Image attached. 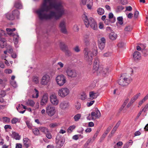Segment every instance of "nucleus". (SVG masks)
Wrapping results in <instances>:
<instances>
[{
    "label": "nucleus",
    "mask_w": 148,
    "mask_h": 148,
    "mask_svg": "<svg viewBox=\"0 0 148 148\" xmlns=\"http://www.w3.org/2000/svg\"><path fill=\"white\" fill-rule=\"evenodd\" d=\"M39 92L38 90L36 89H34V94L32 95L33 98H37L38 97Z\"/></svg>",
    "instance_id": "33"
},
{
    "label": "nucleus",
    "mask_w": 148,
    "mask_h": 148,
    "mask_svg": "<svg viewBox=\"0 0 148 148\" xmlns=\"http://www.w3.org/2000/svg\"><path fill=\"white\" fill-rule=\"evenodd\" d=\"M61 48L62 50L64 52L66 51V50H67L68 49V47L65 44H63L61 46Z\"/></svg>",
    "instance_id": "41"
},
{
    "label": "nucleus",
    "mask_w": 148,
    "mask_h": 148,
    "mask_svg": "<svg viewBox=\"0 0 148 148\" xmlns=\"http://www.w3.org/2000/svg\"><path fill=\"white\" fill-rule=\"evenodd\" d=\"M132 81V79L128 75L125 76V75H122L120 77L118 83L122 86H127Z\"/></svg>",
    "instance_id": "4"
},
{
    "label": "nucleus",
    "mask_w": 148,
    "mask_h": 148,
    "mask_svg": "<svg viewBox=\"0 0 148 148\" xmlns=\"http://www.w3.org/2000/svg\"><path fill=\"white\" fill-rule=\"evenodd\" d=\"M0 47L3 48L6 45V40L4 38L1 40H0Z\"/></svg>",
    "instance_id": "25"
},
{
    "label": "nucleus",
    "mask_w": 148,
    "mask_h": 148,
    "mask_svg": "<svg viewBox=\"0 0 148 148\" xmlns=\"http://www.w3.org/2000/svg\"><path fill=\"white\" fill-rule=\"evenodd\" d=\"M38 128L41 132L44 133L45 134L48 132L49 131L48 129L45 127H40Z\"/></svg>",
    "instance_id": "27"
},
{
    "label": "nucleus",
    "mask_w": 148,
    "mask_h": 148,
    "mask_svg": "<svg viewBox=\"0 0 148 148\" xmlns=\"http://www.w3.org/2000/svg\"><path fill=\"white\" fill-rule=\"evenodd\" d=\"M84 41L86 46H88L90 44V41L89 39H84Z\"/></svg>",
    "instance_id": "49"
},
{
    "label": "nucleus",
    "mask_w": 148,
    "mask_h": 148,
    "mask_svg": "<svg viewBox=\"0 0 148 148\" xmlns=\"http://www.w3.org/2000/svg\"><path fill=\"white\" fill-rule=\"evenodd\" d=\"M133 58L135 60L140 59L141 57L140 54L138 51H135L134 53Z\"/></svg>",
    "instance_id": "22"
},
{
    "label": "nucleus",
    "mask_w": 148,
    "mask_h": 148,
    "mask_svg": "<svg viewBox=\"0 0 148 148\" xmlns=\"http://www.w3.org/2000/svg\"><path fill=\"white\" fill-rule=\"evenodd\" d=\"M93 69L95 71H97L98 73H99L101 70L103 69V66L99 64L94 65H93Z\"/></svg>",
    "instance_id": "18"
},
{
    "label": "nucleus",
    "mask_w": 148,
    "mask_h": 148,
    "mask_svg": "<svg viewBox=\"0 0 148 148\" xmlns=\"http://www.w3.org/2000/svg\"><path fill=\"white\" fill-rule=\"evenodd\" d=\"M120 2L123 5H125L128 3L127 0H121Z\"/></svg>",
    "instance_id": "64"
},
{
    "label": "nucleus",
    "mask_w": 148,
    "mask_h": 148,
    "mask_svg": "<svg viewBox=\"0 0 148 148\" xmlns=\"http://www.w3.org/2000/svg\"><path fill=\"white\" fill-rule=\"evenodd\" d=\"M33 133L36 136H38L40 134V133L39 129L35 127L32 129Z\"/></svg>",
    "instance_id": "28"
},
{
    "label": "nucleus",
    "mask_w": 148,
    "mask_h": 148,
    "mask_svg": "<svg viewBox=\"0 0 148 148\" xmlns=\"http://www.w3.org/2000/svg\"><path fill=\"white\" fill-rule=\"evenodd\" d=\"M90 36L89 32L85 34L84 36V39H89Z\"/></svg>",
    "instance_id": "44"
},
{
    "label": "nucleus",
    "mask_w": 148,
    "mask_h": 148,
    "mask_svg": "<svg viewBox=\"0 0 148 148\" xmlns=\"http://www.w3.org/2000/svg\"><path fill=\"white\" fill-rule=\"evenodd\" d=\"M56 112L55 107L51 105H48L46 108V112L50 116H53Z\"/></svg>",
    "instance_id": "12"
},
{
    "label": "nucleus",
    "mask_w": 148,
    "mask_h": 148,
    "mask_svg": "<svg viewBox=\"0 0 148 148\" xmlns=\"http://www.w3.org/2000/svg\"><path fill=\"white\" fill-rule=\"evenodd\" d=\"M104 27V25L101 22H100L99 23V28L100 29H102Z\"/></svg>",
    "instance_id": "62"
},
{
    "label": "nucleus",
    "mask_w": 148,
    "mask_h": 148,
    "mask_svg": "<svg viewBox=\"0 0 148 148\" xmlns=\"http://www.w3.org/2000/svg\"><path fill=\"white\" fill-rule=\"evenodd\" d=\"M50 101L51 103L54 106H57L59 103V100L57 98L56 95L52 93L50 96Z\"/></svg>",
    "instance_id": "14"
},
{
    "label": "nucleus",
    "mask_w": 148,
    "mask_h": 148,
    "mask_svg": "<svg viewBox=\"0 0 148 148\" xmlns=\"http://www.w3.org/2000/svg\"><path fill=\"white\" fill-rule=\"evenodd\" d=\"M111 53L109 52H107L103 54V56L105 57H108L111 56Z\"/></svg>",
    "instance_id": "53"
},
{
    "label": "nucleus",
    "mask_w": 148,
    "mask_h": 148,
    "mask_svg": "<svg viewBox=\"0 0 148 148\" xmlns=\"http://www.w3.org/2000/svg\"><path fill=\"white\" fill-rule=\"evenodd\" d=\"M75 128V126L74 125L71 126L68 129V131L69 132H71Z\"/></svg>",
    "instance_id": "45"
},
{
    "label": "nucleus",
    "mask_w": 148,
    "mask_h": 148,
    "mask_svg": "<svg viewBox=\"0 0 148 148\" xmlns=\"http://www.w3.org/2000/svg\"><path fill=\"white\" fill-rule=\"evenodd\" d=\"M41 20L59 19L65 14V10L61 0H42L40 7L36 11Z\"/></svg>",
    "instance_id": "1"
},
{
    "label": "nucleus",
    "mask_w": 148,
    "mask_h": 148,
    "mask_svg": "<svg viewBox=\"0 0 148 148\" xmlns=\"http://www.w3.org/2000/svg\"><path fill=\"white\" fill-rule=\"evenodd\" d=\"M14 6L16 8L18 9H21L22 8L21 3L19 0L15 2Z\"/></svg>",
    "instance_id": "21"
},
{
    "label": "nucleus",
    "mask_w": 148,
    "mask_h": 148,
    "mask_svg": "<svg viewBox=\"0 0 148 148\" xmlns=\"http://www.w3.org/2000/svg\"><path fill=\"white\" fill-rule=\"evenodd\" d=\"M3 121L5 123H9L10 121V119L8 117H4L2 118Z\"/></svg>",
    "instance_id": "36"
},
{
    "label": "nucleus",
    "mask_w": 148,
    "mask_h": 148,
    "mask_svg": "<svg viewBox=\"0 0 148 148\" xmlns=\"http://www.w3.org/2000/svg\"><path fill=\"white\" fill-rule=\"evenodd\" d=\"M105 23L106 25H109L110 23V21L108 19H106L105 20Z\"/></svg>",
    "instance_id": "59"
},
{
    "label": "nucleus",
    "mask_w": 148,
    "mask_h": 148,
    "mask_svg": "<svg viewBox=\"0 0 148 148\" xmlns=\"http://www.w3.org/2000/svg\"><path fill=\"white\" fill-rule=\"evenodd\" d=\"M56 148H61L63 145L64 141L60 134H58L56 136Z\"/></svg>",
    "instance_id": "11"
},
{
    "label": "nucleus",
    "mask_w": 148,
    "mask_h": 148,
    "mask_svg": "<svg viewBox=\"0 0 148 148\" xmlns=\"http://www.w3.org/2000/svg\"><path fill=\"white\" fill-rule=\"evenodd\" d=\"M73 50L76 52L78 53L80 51V49L78 46H75L73 48Z\"/></svg>",
    "instance_id": "46"
},
{
    "label": "nucleus",
    "mask_w": 148,
    "mask_h": 148,
    "mask_svg": "<svg viewBox=\"0 0 148 148\" xmlns=\"http://www.w3.org/2000/svg\"><path fill=\"white\" fill-rule=\"evenodd\" d=\"M70 91L66 87L61 88L59 89L58 92V95L61 98H64L69 95Z\"/></svg>",
    "instance_id": "7"
},
{
    "label": "nucleus",
    "mask_w": 148,
    "mask_h": 148,
    "mask_svg": "<svg viewBox=\"0 0 148 148\" xmlns=\"http://www.w3.org/2000/svg\"><path fill=\"white\" fill-rule=\"evenodd\" d=\"M134 103V102L132 101L131 100L128 103L126 106L127 108H129Z\"/></svg>",
    "instance_id": "56"
},
{
    "label": "nucleus",
    "mask_w": 148,
    "mask_h": 148,
    "mask_svg": "<svg viewBox=\"0 0 148 148\" xmlns=\"http://www.w3.org/2000/svg\"><path fill=\"white\" fill-rule=\"evenodd\" d=\"M99 59L97 58H95L94 61V62L93 65L99 64Z\"/></svg>",
    "instance_id": "43"
},
{
    "label": "nucleus",
    "mask_w": 148,
    "mask_h": 148,
    "mask_svg": "<svg viewBox=\"0 0 148 148\" xmlns=\"http://www.w3.org/2000/svg\"><path fill=\"white\" fill-rule=\"evenodd\" d=\"M69 106V102L66 101H63L59 104V108L62 110H65L68 109Z\"/></svg>",
    "instance_id": "15"
},
{
    "label": "nucleus",
    "mask_w": 148,
    "mask_h": 148,
    "mask_svg": "<svg viewBox=\"0 0 148 148\" xmlns=\"http://www.w3.org/2000/svg\"><path fill=\"white\" fill-rule=\"evenodd\" d=\"M30 140L27 138H25L23 139V143L26 148H28L29 146Z\"/></svg>",
    "instance_id": "20"
},
{
    "label": "nucleus",
    "mask_w": 148,
    "mask_h": 148,
    "mask_svg": "<svg viewBox=\"0 0 148 148\" xmlns=\"http://www.w3.org/2000/svg\"><path fill=\"white\" fill-rule=\"evenodd\" d=\"M66 21L63 19L61 21L59 24V27L61 32L64 34H66L67 31L66 29Z\"/></svg>",
    "instance_id": "13"
},
{
    "label": "nucleus",
    "mask_w": 148,
    "mask_h": 148,
    "mask_svg": "<svg viewBox=\"0 0 148 148\" xmlns=\"http://www.w3.org/2000/svg\"><path fill=\"white\" fill-rule=\"evenodd\" d=\"M139 12L137 10H136L135 12L134 15V17L135 18H138V16L139 14Z\"/></svg>",
    "instance_id": "61"
},
{
    "label": "nucleus",
    "mask_w": 148,
    "mask_h": 148,
    "mask_svg": "<svg viewBox=\"0 0 148 148\" xmlns=\"http://www.w3.org/2000/svg\"><path fill=\"white\" fill-rule=\"evenodd\" d=\"M66 51H64L65 54L66 55L69 56H71L72 53L69 49L67 50H66Z\"/></svg>",
    "instance_id": "39"
},
{
    "label": "nucleus",
    "mask_w": 148,
    "mask_h": 148,
    "mask_svg": "<svg viewBox=\"0 0 148 148\" xmlns=\"http://www.w3.org/2000/svg\"><path fill=\"white\" fill-rule=\"evenodd\" d=\"M106 40L104 38L102 37L100 41H99L98 45L99 48L102 50L104 48L105 46Z\"/></svg>",
    "instance_id": "16"
},
{
    "label": "nucleus",
    "mask_w": 148,
    "mask_h": 148,
    "mask_svg": "<svg viewBox=\"0 0 148 148\" xmlns=\"http://www.w3.org/2000/svg\"><path fill=\"white\" fill-rule=\"evenodd\" d=\"M57 64L60 67V68H58V70H60V68H63L64 65V64L61 62H59Z\"/></svg>",
    "instance_id": "47"
},
{
    "label": "nucleus",
    "mask_w": 148,
    "mask_h": 148,
    "mask_svg": "<svg viewBox=\"0 0 148 148\" xmlns=\"http://www.w3.org/2000/svg\"><path fill=\"white\" fill-rule=\"evenodd\" d=\"M18 121V119L17 118H13L12 121L11 122L12 124H15Z\"/></svg>",
    "instance_id": "51"
},
{
    "label": "nucleus",
    "mask_w": 148,
    "mask_h": 148,
    "mask_svg": "<svg viewBox=\"0 0 148 148\" xmlns=\"http://www.w3.org/2000/svg\"><path fill=\"white\" fill-rule=\"evenodd\" d=\"M12 137L16 140H19L20 138V136L18 134L15 132H12Z\"/></svg>",
    "instance_id": "29"
},
{
    "label": "nucleus",
    "mask_w": 148,
    "mask_h": 148,
    "mask_svg": "<svg viewBox=\"0 0 148 148\" xmlns=\"http://www.w3.org/2000/svg\"><path fill=\"white\" fill-rule=\"evenodd\" d=\"M4 72L7 74H10L12 73V71L10 69H6L5 70Z\"/></svg>",
    "instance_id": "63"
},
{
    "label": "nucleus",
    "mask_w": 148,
    "mask_h": 148,
    "mask_svg": "<svg viewBox=\"0 0 148 148\" xmlns=\"http://www.w3.org/2000/svg\"><path fill=\"white\" fill-rule=\"evenodd\" d=\"M58 125V124L57 123H54L50 124L49 125V127L51 128H53L57 126Z\"/></svg>",
    "instance_id": "48"
},
{
    "label": "nucleus",
    "mask_w": 148,
    "mask_h": 148,
    "mask_svg": "<svg viewBox=\"0 0 148 148\" xmlns=\"http://www.w3.org/2000/svg\"><path fill=\"white\" fill-rule=\"evenodd\" d=\"M28 105L31 106H33L34 104V102L32 100H29L27 102Z\"/></svg>",
    "instance_id": "38"
},
{
    "label": "nucleus",
    "mask_w": 148,
    "mask_h": 148,
    "mask_svg": "<svg viewBox=\"0 0 148 148\" xmlns=\"http://www.w3.org/2000/svg\"><path fill=\"white\" fill-rule=\"evenodd\" d=\"M142 111L145 112L148 110V103H147L142 110Z\"/></svg>",
    "instance_id": "57"
},
{
    "label": "nucleus",
    "mask_w": 148,
    "mask_h": 148,
    "mask_svg": "<svg viewBox=\"0 0 148 148\" xmlns=\"http://www.w3.org/2000/svg\"><path fill=\"white\" fill-rule=\"evenodd\" d=\"M132 29V27L131 25H127L124 29V30L126 32H130Z\"/></svg>",
    "instance_id": "32"
},
{
    "label": "nucleus",
    "mask_w": 148,
    "mask_h": 148,
    "mask_svg": "<svg viewBox=\"0 0 148 148\" xmlns=\"http://www.w3.org/2000/svg\"><path fill=\"white\" fill-rule=\"evenodd\" d=\"M73 29L75 32H78L79 29L78 26L76 25H75L73 27Z\"/></svg>",
    "instance_id": "58"
},
{
    "label": "nucleus",
    "mask_w": 148,
    "mask_h": 148,
    "mask_svg": "<svg viewBox=\"0 0 148 148\" xmlns=\"http://www.w3.org/2000/svg\"><path fill=\"white\" fill-rule=\"evenodd\" d=\"M94 102L95 101L94 100L91 101L89 102H88L87 105L88 106H90L94 103Z\"/></svg>",
    "instance_id": "60"
},
{
    "label": "nucleus",
    "mask_w": 148,
    "mask_h": 148,
    "mask_svg": "<svg viewBox=\"0 0 148 148\" xmlns=\"http://www.w3.org/2000/svg\"><path fill=\"white\" fill-rule=\"evenodd\" d=\"M109 37L110 40H114L117 38V34L114 32H112L109 34Z\"/></svg>",
    "instance_id": "23"
},
{
    "label": "nucleus",
    "mask_w": 148,
    "mask_h": 148,
    "mask_svg": "<svg viewBox=\"0 0 148 148\" xmlns=\"http://www.w3.org/2000/svg\"><path fill=\"white\" fill-rule=\"evenodd\" d=\"M6 30L9 35L13 37L14 43L15 45H16L18 43L19 37L17 34H15L13 32L16 30L15 28H6Z\"/></svg>",
    "instance_id": "6"
},
{
    "label": "nucleus",
    "mask_w": 148,
    "mask_h": 148,
    "mask_svg": "<svg viewBox=\"0 0 148 148\" xmlns=\"http://www.w3.org/2000/svg\"><path fill=\"white\" fill-rule=\"evenodd\" d=\"M97 93L93 91H91L89 92V99L90 100H92L95 98H96L97 96L96 95Z\"/></svg>",
    "instance_id": "24"
},
{
    "label": "nucleus",
    "mask_w": 148,
    "mask_h": 148,
    "mask_svg": "<svg viewBox=\"0 0 148 148\" xmlns=\"http://www.w3.org/2000/svg\"><path fill=\"white\" fill-rule=\"evenodd\" d=\"M91 116L92 119H93L94 117L95 118H99L101 116V113L98 109H96L95 112H92Z\"/></svg>",
    "instance_id": "17"
},
{
    "label": "nucleus",
    "mask_w": 148,
    "mask_h": 148,
    "mask_svg": "<svg viewBox=\"0 0 148 148\" xmlns=\"http://www.w3.org/2000/svg\"><path fill=\"white\" fill-rule=\"evenodd\" d=\"M51 81V78L49 75L45 74L42 77L40 80V84L42 85L46 86L49 84Z\"/></svg>",
    "instance_id": "9"
},
{
    "label": "nucleus",
    "mask_w": 148,
    "mask_h": 148,
    "mask_svg": "<svg viewBox=\"0 0 148 148\" xmlns=\"http://www.w3.org/2000/svg\"><path fill=\"white\" fill-rule=\"evenodd\" d=\"M81 117V114H78L74 116V119L75 121H77Z\"/></svg>",
    "instance_id": "37"
},
{
    "label": "nucleus",
    "mask_w": 148,
    "mask_h": 148,
    "mask_svg": "<svg viewBox=\"0 0 148 148\" xmlns=\"http://www.w3.org/2000/svg\"><path fill=\"white\" fill-rule=\"evenodd\" d=\"M129 98H127L124 100L123 104L124 105H125V106H126V105L127 104V103L129 102Z\"/></svg>",
    "instance_id": "54"
},
{
    "label": "nucleus",
    "mask_w": 148,
    "mask_h": 148,
    "mask_svg": "<svg viewBox=\"0 0 148 148\" xmlns=\"http://www.w3.org/2000/svg\"><path fill=\"white\" fill-rule=\"evenodd\" d=\"M109 70V68L108 67H106L105 68L103 67V69L101 70L99 72V73H101L103 75H104L108 73Z\"/></svg>",
    "instance_id": "26"
},
{
    "label": "nucleus",
    "mask_w": 148,
    "mask_h": 148,
    "mask_svg": "<svg viewBox=\"0 0 148 148\" xmlns=\"http://www.w3.org/2000/svg\"><path fill=\"white\" fill-rule=\"evenodd\" d=\"M82 17L85 25L87 28L90 27L93 30H96L98 29L97 23L93 18L90 17L88 19L87 15L85 14L82 15Z\"/></svg>",
    "instance_id": "2"
},
{
    "label": "nucleus",
    "mask_w": 148,
    "mask_h": 148,
    "mask_svg": "<svg viewBox=\"0 0 148 148\" xmlns=\"http://www.w3.org/2000/svg\"><path fill=\"white\" fill-rule=\"evenodd\" d=\"M97 12L98 14L102 15L104 13V10L102 8H99L97 10Z\"/></svg>",
    "instance_id": "35"
},
{
    "label": "nucleus",
    "mask_w": 148,
    "mask_h": 148,
    "mask_svg": "<svg viewBox=\"0 0 148 148\" xmlns=\"http://www.w3.org/2000/svg\"><path fill=\"white\" fill-rule=\"evenodd\" d=\"M32 81L35 84H37L38 83V77L36 76H34L32 77Z\"/></svg>",
    "instance_id": "30"
},
{
    "label": "nucleus",
    "mask_w": 148,
    "mask_h": 148,
    "mask_svg": "<svg viewBox=\"0 0 148 148\" xmlns=\"http://www.w3.org/2000/svg\"><path fill=\"white\" fill-rule=\"evenodd\" d=\"M97 53L96 50H94L92 52V51L86 49L84 53V59L89 65L92 64V60L93 59V56L96 55Z\"/></svg>",
    "instance_id": "3"
},
{
    "label": "nucleus",
    "mask_w": 148,
    "mask_h": 148,
    "mask_svg": "<svg viewBox=\"0 0 148 148\" xmlns=\"http://www.w3.org/2000/svg\"><path fill=\"white\" fill-rule=\"evenodd\" d=\"M26 124L28 127L29 129H32V124L30 123V122L29 121H26Z\"/></svg>",
    "instance_id": "40"
},
{
    "label": "nucleus",
    "mask_w": 148,
    "mask_h": 148,
    "mask_svg": "<svg viewBox=\"0 0 148 148\" xmlns=\"http://www.w3.org/2000/svg\"><path fill=\"white\" fill-rule=\"evenodd\" d=\"M45 134H46V136L48 138L50 139L51 138V135L50 133L49 130L48 131V132Z\"/></svg>",
    "instance_id": "52"
},
{
    "label": "nucleus",
    "mask_w": 148,
    "mask_h": 148,
    "mask_svg": "<svg viewBox=\"0 0 148 148\" xmlns=\"http://www.w3.org/2000/svg\"><path fill=\"white\" fill-rule=\"evenodd\" d=\"M140 93H138L136 95H134L131 99V100L133 101L134 102L140 96Z\"/></svg>",
    "instance_id": "31"
},
{
    "label": "nucleus",
    "mask_w": 148,
    "mask_h": 148,
    "mask_svg": "<svg viewBox=\"0 0 148 148\" xmlns=\"http://www.w3.org/2000/svg\"><path fill=\"white\" fill-rule=\"evenodd\" d=\"M56 81L57 84L59 86H62L66 82V77L63 75H59L56 77Z\"/></svg>",
    "instance_id": "10"
},
{
    "label": "nucleus",
    "mask_w": 148,
    "mask_h": 148,
    "mask_svg": "<svg viewBox=\"0 0 148 148\" xmlns=\"http://www.w3.org/2000/svg\"><path fill=\"white\" fill-rule=\"evenodd\" d=\"M92 139L91 138L88 139L85 144V145L87 146L90 143H92L93 142H92Z\"/></svg>",
    "instance_id": "50"
},
{
    "label": "nucleus",
    "mask_w": 148,
    "mask_h": 148,
    "mask_svg": "<svg viewBox=\"0 0 148 148\" xmlns=\"http://www.w3.org/2000/svg\"><path fill=\"white\" fill-rule=\"evenodd\" d=\"M146 100H145L144 98L142 100H140L139 101L138 103V107H139Z\"/></svg>",
    "instance_id": "55"
},
{
    "label": "nucleus",
    "mask_w": 148,
    "mask_h": 148,
    "mask_svg": "<svg viewBox=\"0 0 148 148\" xmlns=\"http://www.w3.org/2000/svg\"><path fill=\"white\" fill-rule=\"evenodd\" d=\"M66 73L69 78L75 79L78 77V72L74 69H68L66 71Z\"/></svg>",
    "instance_id": "5"
},
{
    "label": "nucleus",
    "mask_w": 148,
    "mask_h": 148,
    "mask_svg": "<svg viewBox=\"0 0 148 148\" xmlns=\"http://www.w3.org/2000/svg\"><path fill=\"white\" fill-rule=\"evenodd\" d=\"M19 11L17 10H15L12 11V14L7 13L5 14V16L8 19L13 20L15 17L18 18H19Z\"/></svg>",
    "instance_id": "8"
},
{
    "label": "nucleus",
    "mask_w": 148,
    "mask_h": 148,
    "mask_svg": "<svg viewBox=\"0 0 148 148\" xmlns=\"http://www.w3.org/2000/svg\"><path fill=\"white\" fill-rule=\"evenodd\" d=\"M48 99L47 96L46 95H44L41 101V104L42 105L46 104L47 103Z\"/></svg>",
    "instance_id": "19"
},
{
    "label": "nucleus",
    "mask_w": 148,
    "mask_h": 148,
    "mask_svg": "<svg viewBox=\"0 0 148 148\" xmlns=\"http://www.w3.org/2000/svg\"><path fill=\"white\" fill-rule=\"evenodd\" d=\"M117 19L119 21V24L121 25L123 24V18L122 16L118 17L117 18Z\"/></svg>",
    "instance_id": "42"
},
{
    "label": "nucleus",
    "mask_w": 148,
    "mask_h": 148,
    "mask_svg": "<svg viewBox=\"0 0 148 148\" xmlns=\"http://www.w3.org/2000/svg\"><path fill=\"white\" fill-rule=\"evenodd\" d=\"M79 97L82 100H84L86 98V95L85 92H83L80 95Z\"/></svg>",
    "instance_id": "34"
}]
</instances>
